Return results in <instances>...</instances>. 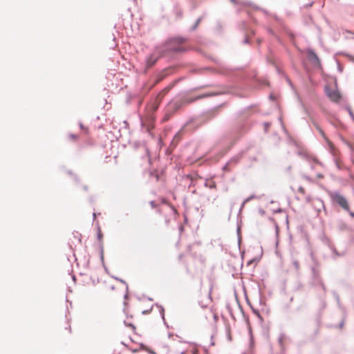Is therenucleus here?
Listing matches in <instances>:
<instances>
[{
	"instance_id": "obj_17",
	"label": "nucleus",
	"mask_w": 354,
	"mask_h": 354,
	"mask_svg": "<svg viewBox=\"0 0 354 354\" xmlns=\"http://www.w3.org/2000/svg\"><path fill=\"white\" fill-rule=\"evenodd\" d=\"M292 263L296 270H298L299 268V263L297 261H294Z\"/></svg>"
},
{
	"instance_id": "obj_3",
	"label": "nucleus",
	"mask_w": 354,
	"mask_h": 354,
	"mask_svg": "<svg viewBox=\"0 0 354 354\" xmlns=\"http://www.w3.org/2000/svg\"><path fill=\"white\" fill-rule=\"evenodd\" d=\"M160 52V50L158 48H157L156 52H153V53L150 54L146 57L145 62L147 67L149 68L155 64V63L156 62L159 57L158 53Z\"/></svg>"
},
{
	"instance_id": "obj_31",
	"label": "nucleus",
	"mask_w": 354,
	"mask_h": 354,
	"mask_svg": "<svg viewBox=\"0 0 354 354\" xmlns=\"http://www.w3.org/2000/svg\"><path fill=\"white\" fill-rule=\"evenodd\" d=\"M349 114H350L351 117L353 119H354L353 114V113H352L351 111H350V112H349Z\"/></svg>"
},
{
	"instance_id": "obj_25",
	"label": "nucleus",
	"mask_w": 354,
	"mask_h": 354,
	"mask_svg": "<svg viewBox=\"0 0 354 354\" xmlns=\"http://www.w3.org/2000/svg\"><path fill=\"white\" fill-rule=\"evenodd\" d=\"M347 212L349 213V214H350V216H352L353 218H354V212H351V211H350V210H349V211H347Z\"/></svg>"
},
{
	"instance_id": "obj_15",
	"label": "nucleus",
	"mask_w": 354,
	"mask_h": 354,
	"mask_svg": "<svg viewBox=\"0 0 354 354\" xmlns=\"http://www.w3.org/2000/svg\"><path fill=\"white\" fill-rule=\"evenodd\" d=\"M330 153H331V154H332V155H333V161H334V163H335V165L336 167H337L338 169H341L340 165H339V162H338V161H337V158H335L334 151H333V152H331V151H330Z\"/></svg>"
},
{
	"instance_id": "obj_16",
	"label": "nucleus",
	"mask_w": 354,
	"mask_h": 354,
	"mask_svg": "<svg viewBox=\"0 0 354 354\" xmlns=\"http://www.w3.org/2000/svg\"><path fill=\"white\" fill-rule=\"evenodd\" d=\"M205 185L206 187H209V189H214L216 187V184L214 182H210V183L206 182L205 183Z\"/></svg>"
},
{
	"instance_id": "obj_35",
	"label": "nucleus",
	"mask_w": 354,
	"mask_h": 354,
	"mask_svg": "<svg viewBox=\"0 0 354 354\" xmlns=\"http://www.w3.org/2000/svg\"><path fill=\"white\" fill-rule=\"evenodd\" d=\"M343 325H344V322H340L339 328H342Z\"/></svg>"
},
{
	"instance_id": "obj_11",
	"label": "nucleus",
	"mask_w": 354,
	"mask_h": 354,
	"mask_svg": "<svg viewBox=\"0 0 354 354\" xmlns=\"http://www.w3.org/2000/svg\"><path fill=\"white\" fill-rule=\"evenodd\" d=\"M100 259H101V261H102V263L103 265V267L104 268L105 272L107 274H109L108 268H106V266H105L104 262V255H103V250H102V248L101 249V251H100Z\"/></svg>"
},
{
	"instance_id": "obj_21",
	"label": "nucleus",
	"mask_w": 354,
	"mask_h": 354,
	"mask_svg": "<svg viewBox=\"0 0 354 354\" xmlns=\"http://www.w3.org/2000/svg\"><path fill=\"white\" fill-rule=\"evenodd\" d=\"M264 127H265V129L266 131L267 130V129L270 127V124L268 123V122H265L264 124Z\"/></svg>"
},
{
	"instance_id": "obj_40",
	"label": "nucleus",
	"mask_w": 354,
	"mask_h": 354,
	"mask_svg": "<svg viewBox=\"0 0 354 354\" xmlns=\"http://www.w3.org/2000/svg\"><path fill=\"white\" fill-rule=\"evenodd\" d=\"M338 69H339V71H342V69L341 68V67H340V66H339V65L338 66Z\"/></svg>"
},
{
	"instance_id": "obj_12",
	"label": "nucleus",
	"mask_w": 354,
	"mask_h": 354,
	"mask_svg": "<svg viewBox=\"0 0 354 354\" xmlns=\"http://www.w3.org/2000/svg\"><path fill=\"white\" fill-rule=\"evenodd\" d=\"M256 198V196L252 194L250 196L248 197L247 198H245L243 203H242V205H241V209L243 207V206L248 203L249 202L250 200L252 199H254Z\"/></svg>"
},
{
	"instance_id": "obj_26",
	"label": "nucleus",
	"mask_w": 354,
	"mask_h": 354,
	"mask_svg": "<svg viewBox=\"0 0 354 354\" xmlns=\"http://www.w3.org/2000/svg\"><path fill=\"white\" fill-rule=\"evenodd\" d=\"M244 44H248L249 43V39L248 37H245L244 41H243Z\"/></svg>"
},
{
	"instance_id": "obj_22",
	"label": "nucleus",
	"mask_w": 354,
	"mask_h": 354,
	"mask_svg": "<svg viewBox=\"0 0 354 354\" xmlns=\"http://www.w3.org/2000/svg\"><path fill=\"white\" fill-rule=\"evenodd\" d=\"M317 177L318 178H319V179H322V178H324V175H323V174H320V173H318V174H317Z\"/></svg>"
},
{
	"instance_id": "obj_42",
	"label": "nucleus",
	"mask_w": 354,
	"mask_h": 354,
	"mask_svg": "<svg viewBox=\"0 0 354 354\" xmlns=\"http://www.w3.org/2000/svg\"><path fill=\"white\" fill-rule=\"evenodd\" d=\"M72 278H73V281H75V277L74 275L73 276V277H72Z\"/></svg>"
},
{
	"instance_id": "obj_6",
	"label": "nucleus",
	"mask_w": 354,
	"mask_h": 354,
	"mask_svg": "<svg viewBox=\"0 0 354 354\" xmlns=\"http://www.w3.org/2000/svg\"><path fill=\"white\" fill-rule=\"evenodd\" d=\"M315 127H316L317 130L319 133V134L326 140V142L329 147L330 151L333 152V144L327 139L324 131L318 125L316 124Z\"/></svg>"
},
{
	"instance_id": "obj_29",
	"label": "nucleus",
	"mask_w": 354,
	"mask_h": 354,
	"mask_svg": "<svg viewBox=\"0 0 354 354\" xmlns=\"http://www.w3.org/2000/svg\"><path fill=\"white\" fill-rule=\"evenodd\" d=\"M259 212L262 215L265 214V211L263 209H259Z\"/></svg>"
},
{
	"instance_id": "obj_7",
	"label": "nucleus",
	"mask_w": 354,
	"mask_h": 354,
	"mask_svg": "<svg viewBox=\"0 0 354 354\" xmlns=\"http://www.w3.org/2000/svg\"><path fill=\"white\" fill-rule=\"evenodd\" d=\"M309 59L314 64H319V59L317 55L311 49L308 51Z\"/></svg>"
},
{
	"instance_id": "obj_23",
	"label": "nucleus",
	"mask_w": 354,
	"mask_h": 354,
	"mask_svg": "<svg viewBox=\"0 0 354 354\" xmlns=\"http://www.w3.org/2000/svg\"><path fill=\"white\" fill-rule=\"evenodd\" d=\"M150 205H151V206L152 207V208H154V207H156V203H155V201H151L150 202Z\"/></svg>"
},
{
	"instance_id": "obj_4",
	"label": "nucleus",
	"mask_w": 354,
	"mask_h": 354,
	"mask_svg": "<svg viewBox=\"0 0 354 354\" xmlns=\"http://www.w3.org/2000/svg\"><path fill=\"white\" fill-rule=\"evenodd\" d=\"M325 93L334 102H337L340 98V95L337 91L330 89L328 86L325 87Z\"/></svg>"
},
{
	"instance_id": "obj_36",
	"label": "nucleus",
	"mask_w": 354,
	"mask_h": 354,
	"mask_svg": "<svg viewBox=\"0 0 354 354\" xmlns=\"http://www.w3.org/2000/svg\"><path fill=\"white\" fill-rule=\"evenodd\" d=\"M74 180L76 181L79 180L78 178L76 176H74Z\"/></svg>"
},
{
	"instance_id": "obj_2",
	"label": "nucleus",
	"mask_w": 354,
	"mask_h": 354,
	"mask_svg": "<svg viewBox=\"0 0 354 354\" xmlns=\"http://www.w3.org/2000/svg\"><path fill=\"white\" fill-rule=\"evenodd\" d=\"M328 195L330 199L337 203L344 210L349 211V205L346 198L338 192L329 191Z\"/></svg>"
},
{
	"instance_id": "obj_27",
	"label": "nucleus",
	"mask_w": 354,
	"mask_h": 354,
	"mask_svg": "<svg viewBox=\"0 0 354 354\" xmlns=\"http://www.w3.org/2000/svg\"><path fill=\"white\" fill-rule=\"evenodd\" d=\"M102 235L100 233V232L99 231L98 234H97L98 239L100 240L102 239Z\"/></svg>"
},
{
	"instance_id": "obj_34",
	"label": "nucleus",
	"mask_w": 354,
	"mask_h": 354,
	"mask_svg": "<svg viewBox=\"0 0 354 354\" xmlns=\"http://www.w3.org/2000/svg\"><path fill=\"white\" fill-rule=\"evenodd\" d=\"M126 292H128V291L126 290ZM124 299H127L128 298L127 292H126V294L124 295Z\"/></svg>"
},
{
	"instance_id": "obj_33",
	"label": "nucleus",
	"mask_w": 354,
	"mask_h": 354,
	"mask_svg": "<svg viewBox=\"0 0 354 354\" xmlns=\"http://www.w3.org/2000/svg\"><path fill=\"white\" fill-rule=\"evenodd\" d=\"M83 189L85 190V191H87L88 190V187L86 185H84L83 186Z\"/></svg>"
},
{
	"instance_id": "obj_37",
	"label": "nucleus",
	"mask_w": 354,
	"mask_h": 354,
	"mask_svg": "<svg viewBox=\"0 0 354 354\" xmlns=\"http://www.w3.org/2000/svg\"><path fill=\"white\" fill-rule=\"evenodd\" d=\"M230 1L234 4H236L237 3L236 0H230Z\"/></svg>"
},
{
	"instance_id": "obj_18",
	"label": "nucleus",
	"mask_w": 354,
	"mask_h": 354,
	"mask_svg": "<svg viewBox=\"0 0 354 354\" xmlns=\"http://www.w3.org/2000/svg\"><path fill=\"white\" fill-rule=\"evenodd\" d=\"M302 178H304V179H306V180H308L309 182H312L311 178L307 175L302 174Z\"/></svg>"
},
{
	"instance_id": "obj_1",
	"label": "nucleus",
	"mask_w": 354,
	"mask_h": 354,
	"mask_svg": "<svg viewBox=\"0 0 354 354\" xmlns=\"http://www.w3.org/2000/svg\"><path fill=\"white\" fill-rule=\"evenodd\" d=\"M185 41V39L181 37H174L167 41L165 44L166 50L169 52L179 53L185 51V48L178 46H174V44H180Z\"/></svg>"
},
{
	"instance_id": "obj_28",
	"label": "nucleus",
	"mask_w": 354,
	"mask_h": 354,
	"mask_svg": "<svg viewBox=\"0 0 354 354\" xmlns=\"http://www.w3.org/2000/svg\"><path fill=\"white\" fill-rule=\"evenodd\" d=\"M69 136H70V138H73V139L76 138V137H77L76 135L72 134V133L70 134Z\"/></svg>"
},
{
	"instance_id": "obj_8",
	"label": "nucleus",
	"mask_w": 354,
	"mask_h": 354,
	"mask_svg": "<svg viewBox=\"0 0 354 354\" xmlns=\"http://www.w3.org/2000/svg\"><path fill=\"white\" fill-rule=\"evenodd\" d=\"M286 338V335L284 333H281L279 334V335L278 337V339H277L279 345L281 350L283 353L285 351V346L283 344V341Z\"/></svg>"
},
{
	"instance_id": "obj_10",
	"label": "nucleus",
	"mask_w": 354,
	"mask_h": 354,
	"mask_svg": "<svg viewBox=\"0 0 354 354\" xmlns=\"http://www.w3.org/2000/svg\"><path fill=\"white\" fill-rule=\"evenodd\" d=\"M159 308H160V314L161 315V317L163 320L164 324L168 327V326L166 324L165 319V309L162 306H159L158 304H156Z\"/></svg>"
},
{
	"instance_id": "obj_32",
	"label": "nucleus",
	"mask_w": 354,
	"mask_h": 354,
	"mask_svg": "<svg viewBox=\"0 0 354 354\" xmlns=\"http://www.w3.org/2000/svg\"><path fill=\"white\" fill-rule=\"evenodd\" d=\"M281 127H282V128H283V129L284 132H286V129H285V127H284V126H283V123H282V122H281Z\"/></svg>"
},
{
	"instance_id": "obj_24",
	"label": "nucleus",
	"mask_w": 354,
	"mask_h": 354,
	"mask_svg": "<svg viewBox=\"0 0 354 354\" xmlns=\"http://www.w3.org/2000/svg\"><path fill=\"white\" fill-rule=\"evenodd\" d=\"M79 126H80L81 129L84 130L85 129L84 126L83 125V124L82 122L79 123Z\"/></svg>"
},
{
	"instance_id": "obj_20",
	"label": "nucleus",
	"mask_w": 354,
	"mask_h": 354,
	"mask_svg": "<svg viewBox=\"0 0 354 354\" xmlns=\"http://www.w3.org/2000/svg\"><path fill=\"white\" fill-rule=\"evenodd\" d=\"M299 192L301 194H304L305 189L303 187H299L298 189Z\"/></svg>"
},
{
	"instance_id": "obj_9",
	"label": "nucleus",
	"mask_w": 354,
	"mask_h": 354,
	"mask_svg": "<svg viewBox=\"0 0 354 354\" xmlns=\"http://www.w3.org/2000/svg\"><path fill=\"white\" fill-rule=\"evenodd\" d=\"M303 156L309 162V163L311 164V162H315V163L319 165L322 167H324V165L321 162H319L317 159L310 158L307 155H303Z\"/></svg>"
},
{
	"instance_id": "obj_39",
	"label": "nucleus",
	"mask_w": 354,
	"mask_h": 354,
	"mask_svg": "<svg viewBox=\"0 0 354 354\" xmlns=\"http://www.w3.org/2000/svg\"><path fill=\"white\" fill-rule=\"evenodd\" d=\"M93 218H95L96 217V214L95 212L93 214Z\"/></svg>"
},
{
	"instance_id": "obj_30",
	"label": "nucleus",
	"mask_w": 354,
	"mask_h": 354,
	"mask_svg": "<svg viewBox=\"0 0 354 354\" xmlns=\"http://www.w3.org/2000/svg\"><path fill=\"white\" fill-rule=\"evenodd\" d=\"M320 284H321L322 288L325 291V286H324V285L323 284V283H322V282H320Z\"/></svg>"
},
{
	"instance_id": "obj_41",
	"label": "nucleus",
	"mask_w": 354,
	"mask_h": 354,
	"mask_svg": "<svg viewBox=\"0 0 354 354\" xmlns=\"http://www.w3.org/2000/svg\"><path fill=\"white\" fill-rule=\"evenodd\" d=\"M288 81L289 84H290L291 86H292V84L291 82H290V80H288Z\"/></svg>"
},
{
	"instance_id": "obj_5",
	"label": "nucleus",
	"mask_w": 354,
	"mask_h": 354,
	"mask_svg": "<svg viewBox=\"0 0 354 354\" xmlns=\"http://www.w3.org/2000/svg\"><path fill=\"white\" fill-rule=\"evenodd\" d=\"M241 158V154H237L232 157L223 167V170L228 171L232 164H236Z\"/></svg>"
},
{
	"instance_id": "obj_43",
	"label": "nucleus",
	"mask_w": 354,
	"mask_h": 354,
	"mask_svg": "<svg viewBox=\"0 0 354 354\" xmlns=\"http://www.w3.org/2000/svg\"><path fill=\"white\" fill-rule=\"evenodd\" d=\"M147 312H148L147 310H145V311L142 312V313L145 314V313H147Z\"/></svg>"
},
{
	"instance_id": "obj_38",
	"label": "nucleus",
	"mask_w": 354,
	"mask_h": 354,
	"mask_svg": "<svg viewBox=\"0 0 354 354\" xmlns=\"http://www.w3.org/2000/svg\"><path fill=\"white\" fill-rule=\"evenodd\" d=\"M310 169H313V170L315 169V167H314V166L313 165H310Z\"/></svg>"
},
{
	"instance_id": "obj_44",
	"label": "nucleus",
	"mask_w": 354,
	"mask_h": 354,
	"mask_svg": "<svg viewBox=\"0 0 354 354\" xmlns=\"http://www.w3.org/2000/svg\"><path fill=\"white\" fill-rule=\"evenodd\" d=\"M353 120H354V119H353Z\"/></svg>"
},
{
	"instance_id": "obj_13",
	"label": "nucleus",
	"mask_w": 354,
	"mask_h": 354,
	"mask_svg": "<svg viewBox=\"0 0 354 354\" xmlns=\"http://www.w3.org/2000/svg\"><path fill=\"white\" fill-rule=\"evenodd\" d=\"M201 20H202V17L198 18L197 20L196 21L195 24L191 28V30H192V31L195 30L197 28V27H198V24H200V22L201 21Z\"/></svg>"
},
{
	"instance_id": "obj_14",
	"label": "nucleus",
	"mask_w": 354,
	"mask_h": 354,
	"mask_svg": "<svg viewBox=\"0 0 354 354\" xmlns=\"http://www.w3.org/2000/svg\"><path fill=\"white\" fill-rule=\"evenodd\" d=\"M112 278L115 279V280L124 283L126 285V290L128 291L129 290V287H128V285L127 284L126 281L122 279H120L118 277H113V276H111Z\"/></svg>"
},
{
	"instance_id": "obj_19",
	"label": "nucleus",
	"mask_w": 354,
	"mask_h": 354,
	"mask_svg": "<svg viewBox=\"0 0 354 354\" xmlns=\"http://www.w3.org/2000/svg\"><path fill=\"white\" fill-rule=\"evenodd\" d=\"M333 295L337 301L338 305L340 306V301H339V296L335 292H333Z\"/></svg>"
}]
</instances>
